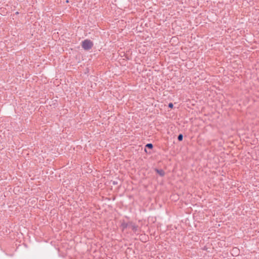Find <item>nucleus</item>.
Here are the masks:
<instances>
[{"label": "nucleus", "instance_id": "f257e3e1", "mask_svg": "<svg viewBox=\"0 0 259 259\" xmlns=\"http://www.w3.org/2000/svg\"><path fill=\"white\" fill-rule=\"evenodd\" d=\"M93 42L90 39H87L81 42L82 48L86 51H89L93 47Z\"/></svg>", "mask_w": 259, "mask_h": 259}, {"label": "nucleus", "instance_id": "f03ea898", "mask_svg": "<svg viewBox=\"0 0 259 259\" xmlns=\"http://www.w3.org/2000/svg\"><path fill=\"white\" fill-rule=\"evenodd\" d=\"M127 226L128 228L131 229L135 232H136L138 230V227L135 224H133L132 223H128Z\"/></svg>", "mask_w": 259, "mask_h": 259}, {"label": "nucleus", "instance_id": "7ed1b4c3", "mask_svg": "<svg viewBox=\"0 0 259 259\" xmlns=\"http://www.w3.org/2000/svg\"><path fill=\"white\" fill-rule=\"evenodd\" d=\"M156 171L160 176H163L165 174L164 171L162 169H156Z\"/></svg>", "mask_w": 259, "mask_h": 259}, {"label": "nucleus", "instance_id": "20e7f679", "mask_svg": "<svg viewBox=\"0 0 259 259\" xmlns=\"http://www.w3.org/2000/svg\"><path fill=\"white\" fill-rule=\"evenodd\" d=\"M183 139V136L182 134H180V135H178V140L179 141H182Z\"/></svg>", "mask_w": 259, "mask_h": 259}, {"label": "nucleus", "instance_id": "39448f33", "mask_svg": "<svg viewBox=\"0 0 259 259\" xmlns=\"http://www.w3.org/2000/svg\"><path fill=\"white\" fill-rule=\"evenodd\" d=\"M153 147V145H152V144H151V143H148V144H147L146 145V148H149V149H152Z\"/></svg>", "mask_w": 259, "mask_h": 259}, {"label": "nucleus", "instance_id": "423d86ee", "mask_svg": "<svg viewBox=\"0 0 259 259\" xmlns=\"http://www.w3.org/2000/svg\"><path fill=\"white\" fill-rule=\"evenodd\" d=\"M128 225V224H122V228H125V227H128L127 225Z\"/></svg>", "mask_w": 259, "mask_h": 259}, {"label": "nucleus", "instance_id": "0eeeda50", "mask_svg": "<svg viewBox=\"0 0 259 259\" xmlns=\"http://www.w3.org/2000/svg\"><path fill=\"white\" fill-rule=\"evenodd\" d=\"M168 107L172 108L173 107V104L171 103H169Z\"/></svg>", "mask_w": 259, "mask_h": 259}, {"label": "nucleus", "instance_id": "6e6552de", "mask_svg": "<svg viewBox=\"0 0 259 259\" xmlns=\"http://www.w3.org/2000/svg\"><path fill=\"white\" fill-rule=\"evenodd\" d=\"M145 151L146 152H148L147 150H146V149H145Z\"/></svg>", "mask_w": 259, "mask_h": 259}]
</instances>
